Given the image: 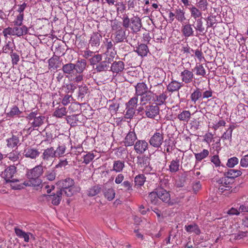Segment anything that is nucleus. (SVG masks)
Masks as SVG:
<instances>
[{"label": "nucleus", "instance_id": "nucleus-1", "mask_svg": "<svg viewBox=\"0 0 248 248\" xmlns=\"http://www.w3.org/2000/svg\"><path fill=\"white\" fill-rule=\"evenodd\" d=\"M44 171L42 162L32 169H27L25 175L28 179L24 182L23 185L26 186H32L36 188L42 187V181L40 177L43 175Z\"/></svg>", "mask_w": 248, "mask_h": 248}, {"label": "nucleus", "instance_id": "nucleus-2", "mask_svg": "<svg viewBox=\"0 0 248 248\" xmlns=\"http://www.w3.org/2000/svg\"><path fill=\"white\" fill-rule=\"evenodd\" d=\"M123 26L125 28H130L134 32H137L140 30L142 26L140 18L138 16H134L129 18L127 15H124L122 17Z\"/></svg>", "mask_w": 248, "mask_h": 248}, {"label": "nucleus", "instance_id": "nucleus-3", "mask_svg": "<svg viewBox=\"0 0 248 248\" xmlns=\"http://www.w3.org/2000/svg\"><path fill=\"white\" fill-rule=\"evenodd\" d=\"M75 68L74 63H68L63 65L62 70L69 80L78 83L83 80V75L77 74Z\"/></svg>", "mask_w": 248, "mask_h": 248}, {"label": "nucleus", "instance_id": "nucleus-4", "mask_svg": "<svg viewBox=\"0 0 248 248\" xmlns=\"http://www.w3.org/2000/svg\"><path fill=\"white\" fill-rule=\"evenodd\" d=\"M27 118L29 120V124L32 129H34L43 124L45 118L43 116H38L37 111H35L29 114Z\"/></svg>", "mask_w": 248, "mask_h": 248}, {"label": "nucleus", "instance_id": "nucleus-5", "mask_svg": "<svg viewBox=\"0 0 248 248\" xmlns=\"http://www.w3.org/2000/svg\"><path fill=\"white\" fill-rule=\"evenodd\" d=\"M138 99V97L135 95L126 104V112L125 114L126 118L131 119L134 116L135 113V109L137 106Z\"/></svg>", "mask_w": 248, "mask_h": 248}, {"label": "nucleus", "instance_id": "nucleus-6", "mask_svg": "<svg viewBox=\"0 0 248 248\" xmlns=\"http://www.w3.org/2000/svg\"><path fill=\"white\" fill-rule=\"evenodd\" d=\"M154 88H157V91H156V93H155L156 105L158 106L164 104L168 97V92L167 91L163 92L159 94H157V92L163 91L164 90V87L162 84L155 85L154 86Z\"/></svg>", "mask_w": 248, "mask_h": 248}, {"label": "nucleus", "instance_id": "nucleus-7", "mask_svg": "<svg viewBox=\"0 0 248 248\" xmlns=\"http://www.w3.org/2000/svg\"><path fill=\"white\" fill-rule=\"evenodd\" d=\"M164 141V134L162 130L156 131L149 140L150 145L154 148H158L161 147Z\"/></svg>", "mask_w": 248, "mask_h": 248}, {"label": "nucleus", "instance_id": "nucleus-8", "mask_svg": "<svg viewBox=\"0 0 248 248\" xmlns=\"http://www.w3.org/2000/svg\"><path fill=\"white\" fill-rule=\"evenodd\" d=\"M159 107L156 104L149 105L145 107V115L148 118L155 119L159 115Z\"/></svg>", "mask_w": 248, "mask_h": 248}, {"label": "nucleus", "instance_id": "nucleus-9", "mask_svg": "<svg viewBox=\"0 0 248 248\" xmlns=\"http://www.w3.org/2000/svg\"><path fill=\"white\" fill-rule=\"evenodd\" d=\"M113 30H116L115 41L116 43L123 42L126 39V30L120 26L113 25Z\"/></svg>", "mask_w": 248, "mask_h": 248}, {"label": "nucleus", "instance_id": "nucleus-10", "mask_svg": "<svg viewBox=\"0 0 248 248\" xmlns=\"http://www.w3.org/2000/svg\"><path fill=\"white\" fill-rule=\"evenodd\" d=\"M134 145V150L137 154H142L148 149V143L145 140H138Z\"/></svg>", "mask_w": 248, "mask_h": 248}, {"label": "nucleus", "instance_id": "nucleus-11", "mask_svg": "<svg viewBox=\"0 0 248 248\" xmlns=\"http://www.w3.org/2000/svg\"><path fill=\"white\" fill-rule=\"evenodd\" d=\"M21 137V134H17L16 135H13L11 137H10L6 140V145L8 148H14L18 147L20 143V138Z\"/></svg>", "mask_w": 248, "mask_h": 248}, {"label": "nucleus", "instance_id": "nucleus-12", "mask_svg": "<svg viewBox=\"0 0 248 248\" xmlns=\"http://www.w3.org/2000/svg\"><path fill=\"white\" fill-rule=\"evenodd\" d=\"M14 231L16 235L20 238L23 239L26 243L30 241V238L35 239L32 233L30 232H25L17 227L14 228Z\"/></svg>", "mask_w": 248, "mask_h": 248}, {"label": "nucleus", "instance_id": "nucleus-13", "mask_svg": "<svg viewBox=\"0 0 248 248\" xmlns=\"http://www.w3.org/2000/svg\"><path fill=\"white\" fill-rule=\"evenodd\" d=\"M23 154L26 158L35 159L40 155V153L36 148L28 147L24 149Z\"/></svg>", "mask_w": 248, "mask_h": 248}, {"label": "nucleus", "instance_id": "nucleus-14", "mask_svg": "<svg viewBox=\"0 0 248 248\" xmlns=\"http://www.w3.org/2000/svg\"><path fill=\"white\" fill-rule=\"evenodd\" d=\"M62 191H58L53 195H44L43 198L49 202H51L54 205L60 204L62 200Z\"/></svg>", "mask_w": 248, "mask_h": 248}, {"label": "nucleus", "instance_id": "nucleus-15", "mask_svg": "<svg viewBox=\"0 0 248 248\" xmlns=\"http://www.w3.org/2000/svg\"><path fill=\"white\" fill-rule=\"evenodd\" d=\"M135 95L138 97L141 94L148 93H154L155 92V90L152 91L149 90L147 85L144 82L138 83L135 86Z\"/></svg>", "mask_w": 248, "mask_h": 248}, {"label": "nucleus", "instance_id": "nucleus-16", "mask_svg": "<svg viewBox=\"0 0 248 248\" xmlns=\"http://www.w3.org/2000/svg\"><path fill=\"white\" fill-rule=\"evenodd\" d=\"M56 157L54 148L50 147L44 150L41 155L42 160L45 162L51 161L53 158Z\"/></svg>", "mask_w": 248, "mask_h": 248}, {"label": "nucleus", "instance_id": "nucleus-17", "mask_svg": "<svg viewBox=\"0 0 248 248\" xmlns=\"http://www.w3.org/2000/svg\"><path fill=\"white\" fill-rule=\"evenodd\" d=\"M242 212H248V197L247 201L240 206L238 210L234 208H232L227 211V214L230 216L239 215Z\"/></svg>", "mask_w": 248, "mask_h": 248}, {"label": "nucleus", "instance_id": "nucleus-18", "mask_svg": "<svg viewBox=\"0 0 248 248\" xmlns=\"http://www.w3.org/2000/svg\"><path fill=\"white\" fill-rule=\"evenodd\" d=\"M180 76L182 82L186 84L191 82L194 77L193 72L187 69H184L181 72Z\"/></svg>", "mask_w": 248, "mask_h": 248}, {"label": "nucleus", "instance_id": "nucleus-19", "mask_svg": "<svg viewBox=\"0 0 248 248\" xmlns=\"http://www.w3.org/2000/svg\"><path fill=\"white\" fill-rule=\"evenodd\" d=\"M124 63L121 61H115L111 64L110 70L113 74H118L122 72L124 69Z\"/></svg>", "mask_w": 248, "mask_h": 248}, {"label": "nucleus", "instance_id": "nucleus-20", "mask_svg": "<svg viewBox=\"0 0 248 248\" xmlns=\"http://www.w3.org/2000/svg\"><path fill=\"white\" fill-rule=\"evenodd\" d=\"M137 139V135L134 131H129L124 138V143L125 146H131Z\"/></svg>", "mask_w": 248, "mask_h": 248}, {"label": "nucleus", "instance_id": "nucleus-21", "mask_svg": "<svg viewBox=\"0 0 248 248\" xmlns=\"http://www.w3.org/2000/svg\"><path fill=\"white\" fill-rule=\"evenodd\" d=\"M180 159L176 157L170 162L168 170L171 173H176L180 170Z\"/></svg>", "mask_w": 248, "mask_h": 248}, {"label": "nucleus", "instance_id": "nucleus-22", "mask_svg": "<svg viewBox=\"0 0 248 248\" xmlns=\"http://www.w3.org/2000/svg\"><path fill=\"white\" fill-rule=\"evenodd\" d=\"M102 38V37L100 33L94 32L91 36L89 44L92 47H97L100 45Z\"/></svg>", "mask_w": 248, "mask_h": 248}, {"label": "nucleus", "instance_id": "nucleus-23", "mask_svg": "<svg viewBox=\"0 0 248 248\" xmlns=\"http://www.w3.org/2000/svg\"><path fill=\"white\" fill-rule=\"evenodd\" d=\"M183 83L178 81L173 80L167 86V90L171 93L178 91L183 87Z\"/></svg>", "mask_w": 248, "mask_h": 248}, {"label": "nucleus", "instance_id": "nucleus-24", "mask_svg": "<svg viewBox=\"0 0 248 248\" xmlns=\"http://www.w3.org/2000/svg\"><path fill=\"white\" fill-rule=\"evenodd\" d=\"M159 199L163 202H168L170 199V193L163 188L157 189Z\"/></svg>", "mask_w": 248, "mask_h": 248}, {"label": "nucleus", "instance_id": "nucleus-25", "mask_svg": "<svg viewBox=\"0 0 248 248\" xmlns=\"http://www.w3.org/2000/svg\"><path fill=\"white\" fill-rule=\"evenodd\" d=\"M14 35L20 37L27 34L28 28L25 25L14 27Z\"/></svg>", "mask_w": 248, "mask_h": 248}, {"label": "nucleus", "instance_id": "nucleus-26", "mask_svg": "<svg viewBox=\"0 0 248 248\" xmlns=\"http://www.w3.org/2000/svg\"><path fill=\"white\" fill-rule=\"evenodd\" d=\"M87 64L86 61L84 59L78 60L75 64V70L78 74H81L86 68Z\"/></svg>", "mask_w": 248, "mask_h": 248}, {"label": "nucleus", "instance_id": "nucleus-27", "mask_svg": "<svg viewBox=\"0 0 248 248\" xmlns=\"http://www.w3.org/2000/svg\"><path fill=\"white\" fill-rule=\"evenodd\" d=\"M5 157L13 162H18L20 158V153L16 150H13L9 153L5 155Z\"/></svg>", "mask_w": 248, "mask_h": 248}, {"label": "nucleus", "instance_id": "nucleus-28", "mask_svg": "<svg viewBox=\"0 0 248 248\" xmlns=\"http://www.w3.org/2000/svg\"><path fill=\"white\" fill-rule=\"evenodd\" d=\"M124 162L120 160H115L113 163V167L111 170L119 173L123 171L124 167Z\"/></svg>", "mask_w": 248, "mask_h": 248}, {"label": "nucleus", "instance_id": "nucleus-29", "mask_svg": "<svg viewBox=\"0 0 248 248\" xmlns=\"http://www.w3.org/2000/svg\"><path fill=\"white\" fill-rule=\"evenodd\" d=\"M191 115L189 110H183L178 114L177 118L181 121L187 123L191 118Z\"/></svg>", "mask_w": 248, "mask_h": 248}, {"label": "nucleus", "instance_id": "nucleus-30", "mask_svg": "<svg viewBox=\"0 0 248 248\" xmlns=\"http://www.w3.org/2000/svg\"><path fill=\"white\" fill-rule=\"evenodd\" d=\"M175 15L176 19L181 23L183 22L186 20L185 12L183 9L178 7L175 10Z\"/></svg>", "mask_w": 248, "mask_h": 248}, {"label": "nucleus", "instance_id": "nucleus-31", "mask_svg": "<svg viewBox=\"0 0 248 248\" xmlns=\"http://www.w3.org/2000/svg\"><path fill=\"white\" fill-rule=\"evenodd\" d=\"M182 32L185 37L193 36L194 31L190 24H186L182 26Z\"/></svg>", "mask_w": 248, "mask_h": 248}, {"label": "nucleus", "instance_id": "nucleus-32", "mask_svg": "<svg viewBox=\"0 0 248 248\" xmlns=\"http://www.w3.org/2000/svg\"><path fill=\"white\" fill-rule=\"evenodd\" d=\"M109 63L107 59H105L104 61L101 62L96 65L95 69L97 72H99L106 71L109 67Z\"/></svg>", "mask_w": 248, "mask_h": 248}, {"label": "nucleus", "instance_id": "nucleus-33", "mask_svg": "<svg viewBox=\"0 0 248 248\" xmlns=\"http://www.w3.org/2000/svg\"><path fill=\"white\" fill-rule=\"evenodd\" d=\"M59 185H60V186L62 187L61 189H63L68 187H71L75 186L74 180L70 178H68L61 181L59 182Z\"/></svg>", "mask_w": 248, "mask_h": 248}, {"label": "nucleus", "instance_id": "nucleus-34", "mask_svg": "<svg viewBox=\"0 0 248 248\" xmlns=\"http://www.w3.org/2000/svg\"><path fill=\"white\" fill-rule=\"evenodd\" d=\"M139 55L141 56H146L149 52L148 48L147 45L141 44L135 50Z\"/></svg>", "mask_w": 248, "mask_h": 248}, {"label": "nucleus", "instance_id": "nucleus-35", "mask_svg": "<svg viewBox=\"0 0 248 248\" xmlns=\"http://www.w3.org/2000/svg\"><path fill=\"white\" fill-rule=\"evenodd\" d=\"M79 190L80 189L78 187L74 186L65 189H61L60 191H62V195L64 194L67 197H71L75 193L79 191Z\"/></svg>", "mask_w": 248, "mask_h": 248}, {"label": "nucleus", "instance_id": "nucleus-36", "mask_svg": "<svg viewBox=\"0 0 248 248\" xmlns=\"http://www.w3.org/2000/svg\"><path fill=\"white\" fill-rule=\"evenodd\" d=\"M242 173L241 171L240 170L230 169L225 173L224 175L228 178L234 179L241 176Z\"/></svg>", "mask_w": 248, "mask_h": 248}, {"label": "nucleus", "instance_id": "nucleus-37", "mask_svg": "<svg viewBox=\"0 0 248 248\" xmlns=\"http://www.w3.org/2000/svg\"><path fill=\"white\" fill-rule=\"evenodd\" d=\"M158 192L157 189L156 191H153L151 192L148 197V200L149 202L154 205H157L158 204L159 201V197L158 196Z\"/></svg>", "mask_w": 248, "mask_h": 248}, {"label": "nucleus", "instance_id": "nucleus-38", "mask_svg": "<svg viewBox=\"0 0 248 248\" xmlns=\"http://www.w3.org/2000/svg\"><path fill=\"white\" fill-rule=\"evenodd\" d=\"M189 9L191 13V16L194 19H196V18L201 17L202 16V11L197 7L192 5Z\"/></svg>", "mask_w": 248, "mask_h": 248}, {"label": "nucleus", "instance_id": "nucleus-39", "mask_svg": "<svg viewBox=\"0 0 248 248\" xmlns=\"http://www.w3.org/2000/svg\"><path fill=\"white\" fill-rule=\"evenodd\" d=\"M16 171V168L15 166H11L5 170L4 174L7 179V181H10V179L13 177Z\"/></svg>", "mask_w": 248, "mask_h": 248}, {"label": "nucleus", "instance_id": "nucleus-40", "mask_svg": "<svg viewBox=\"0 0 248 248\" xmlns=\"http://www.w3.org/2000/svg\"><path fill=\"white\" fill-rule=\"evenodd\" d=\"M185 229L189 233L194 232L196 234H199L201 232L199 228L195 224L186 225Z\"/></svg>", "mask_w": 248, "mask_h": 248}, {"label": "nucleus", "instance_id": "nucleus-41", "mask_svg": "<svg viewBox=\"0 0 248 248\" xmlns=\"http://www.w3.org/2000/svg\"><path fill=\"white\" fill-rule=\"evenodd\" d=\"M137 160L138 164L140 165L142 168H145L150 164L149 159L145 156H138Z\"/></svg>", "mask_w": 248, "mask_h": 248}, {"label": "nucleus", "instance_id": "nucleus-42", "mask_svg": "<svg viewBox=\"0 0 248 248\" xmlns=\"http://www.w3.org/2000/svg\"><path fill=\"white\" fill-rule=\"evenodd\" d=\"M105 197L108 200L112 201L115 197V193L114 190L112 188H105L104 190Z\"/></svg>", "mask_w": 248, "mask_h": 248}, {"label": "nucleus", "instance_id": "nucleus-43", "mask_svg": "<svg viewBox=\"0 0 248 248\" xmlns=\"http://www.w3.org/2000/svg\"><path fill=\"white\" fill-rule=\"evenodd\" d=\"M22 112L16 106H14L10 111L7 113L8 117H14L19 116Z\"/></svg>", "mask_w": 248, "mask_h": 248}, {"label": "nucleus", "instance_id": "nucleus-44", "mask_svg": "<svg viewBox=\"0 0 248 248\" xmlns=\"http://www.w3.org/2000/svg\"><path fill=\"white\" fill-rule=\"evenodd\" d=\"M209 154L208 150L203 149L201 152L199 153L194 154L196 160L201 161L203 159L205 158Z\"/></svg>", "mask_w": 248, "mask_h": 248}, {"label": "nucleus", "instance_id": "nucleus-45", "mask_svg": "<svg viewBox=\"0 0 248 248\" xmlns=\"http://www.w3.org/2000/svg\"><path fill=\"white\" fill-rule=\"evenodd\" d=\"M66 151V146L64 144L58 145L56 149H54L56 157H60L64 155Z\"/></svg>", "mask_w": 248, "mask_h": 248}, {"label": "nucleus", "instance_id": "nucleus-46", "mask_svg": "<svg viewBox=\"0 0 248 248\" xmlns=\"http://www.w3.org/2000/svg\"><path fill=\"white\" fill-rule=\"evenodd\" d=\"M194 69L196 71V75L201 76L202 77H204L205 76L206 71L202 64L199 63L196 64Z\"/></svg>", "mask_w": 248, "mask_h": 248}, {"label": "nucleus", "instance_id": "nucleus-47", "mask_svg": "<svg viewBox=\"0 0 248 248\" xmlns=\"http://www.w3.org/2000/svg\"><path fill=\"white\" fill-rule=\"evenodd\" d=\"M149 93H146L140 95V104L141 105H145L151 100L152 96Z\"/></svg>", "mask_w": 248, "mask_h": 248}, {"label": "nucleus", "instance_id": "nucleus-48", "mask_svg": "<svg viewBox=\"0 0 248 248\" xmlns=\"http://www.w3.org/2000/svg\"><path fill=\"white\" fill-rule=\"evenodd\" d=\"M208 3L207 0H198L197 1V7L202 11H205L208 9Z\"/></svg>", "mask_w": 248, "mask_h": 248}, {"label": "nucleus", "instance_id": "nucleus-49", "mask_svg": "<svg viewBox=\"0 0 248 248\" xmlns=\"http://www.w3.org/2000/svg\"><path fill=\"white\" fill-rule=\"evenodd\" d=\"M202 95V93L200 89L197 88L190 95V99L192 102L195 103L196 101L201 97Z\"/></svg>", "mask_w": 248, "mask_h": 248}, {"label": "nucleus", "instance_id": "nucleus-50", "mask_svg": "<svg viewBox=\"0 0 248 248\" xmlns=\"http://www.w3.org/2000/svg\"><path fill=\"white\" fill-rule=\"evenodd\" d=\"M67 113L66 109L64 107L57 108L54 112L53 115L58 118H62L65 116Z\"/></svg>", "mask_w": 248, "mask_h": 248}, {"label": "nucleus", "instance_id": "nucleus-51", "mask_svg": "<svg viewBox=\"0 0 248 248\" xmlns=\"http://www.w3.org/2000/svg\"><path fill=\"white\" fill-rule=\"evenodd\" d=\"M145 181V177L143 174H139L135 177L134 182L136 185L142 186Z\"/></svg>", "mask_w": 248, "mask_h": 248}, {"label": "nucleus", "instance_id": "nucleus-52", "mask_svg": "<svg viewBox=\"0 0 248 248\" xmlns=\"http://www.w3.org/2000/svg\"><path fill=\"white\" fill-rule=\"evenodd\" d=\"M24 15L17 14L13 21L14 26H21L22 25Z\"/></svg>", "mask_w": 248, "mask_h": 248}, {"label": "nucleus", "instance_id": "nucleus-53", "mask_svg": "<svg viewBox=\"0 0 248 248\" xmlns=\"http://www.w3.org/2000/svg\"><path fill=\"white\" fill-rule=\"evenodd\" d=\"M105 55L107 56L106 59H107L108 62H111L116 55V51L114 50V49L107 50L105 53Z\"/></svg>", "mask_w": 248, "mask_h": 248}, {"label": "nucleus", "instance_id": "nucleus-54", "mask_svg": "<svg viewBox=\"0 0 248 248\" xmlns=\"http://www.w3.org/2000/svg\"><path fill=\"white\" fill-rule=\"evenodd\" d=\"M14 46L13 43L8 41L2 48L3 52L5 53H12L13 51Z\"/></svg>", "mask_w": 248, "mask_h": 248}, {"label": "nucleus", "instance_id": "nucleus-55", "mask_svg": "<svg viewBox=\"0 0 248 248\" xmlns=\"http://www.w3.org/2000/svg\"><path fill=\"white\" fill-rule=\"evenodd\" d=\"M56 176V171L53 169L47 171L45 174V177L46 179L50 181L55 180Z\"/></svg>", "mask_w": 248, "mask_h": 248}, {"label": "nucleus", "instance_id": "nucleus-56", "mask_svg": "<svg viewBox=\"0 0 248 248\" xmlns=\"http://www.w3.org/2000/svg\"><path fill=\"white\" fill-rule=\"evenodd\" d=\"M239 159L236 157H232L228 159L226 165L229 168H233L235 165L238 164Z\"/></svg>", "mask_w": 248, "mask_h": 248}, {"label": "nucleus", "instance_id": "nucleus-57", "mask_svg": "<svg viewBox=\"0 0 248 248\" xmlns=\"http://www.w3.org/2000/svg\"><path fill=\"white\" fill-rule=\"evenodd\" d=\"M100 192V187L97 186H94L90 188L88 191V195L90 196H94Z\"/></svg>", "mask_w": 248, "mask_h": 248}, {"label": "nucleus", "instance_id": "nucleus-58", "mask_svg": "<svg viewBox=\"0 0 248 248\" xmlns=\"http://www.w3.org/2000/svg\"><path fill=\"white\" fill-rule=\"evenodd\" d=\"M122 186L124 188V190L128 193H130L132 190V184L129 181H124L122 183Z\"/></svg>", "mask_w": 248, "mask_h": 248}, {"label": "nucleus", "instance_id": "nucleus-59", "mask_svg": "<svg viewBox=\"0 0 248 248\" xmlns=\"http://www.w3.org/2000/svg\"><path fill=\"white\" fill-rule=\"evenodd\" d=\"M228 178L226 176L223 177L220 179H219L217 181V183L218 185H220L221 186H225L226 188H229V186H228L229 182L228 181Z\"/></svg>", "mask_w": 248, "mask_h": 248}, {"label": "nucleus", "instance_id": "nucleus-60", "mask_svg": "<svg viewBox=\"0 0 248 248\" xmlns=\"http://www.w3.org/2000/svg\"><path fill=\"white\" fill-rule=\"evenodd\" d=\"M88 89L86 85H81L79 87L78 97L82 98L88 93Z\"/></svg>", "mask_w": 248, "mask_h": 248}, {"label": "nucleus", "instance_id": "nucleus-61", "mask_svg": "<svg viewBox=\"0 0 248 248\" xmlns=\"http://www.w3.org/2000/svg\"><path fill=\"white\" fill-rule=\"evenodd\" d=\"M194 28L197 31H199V32L202 33L204 31V28L203 26V22L202 19H198L196 20V26H195Z\"/></svg>", "mask_w": 248, "mask_h": 248}, {"label": "nucleus", "instance_id": "nucleus-62", "mask_svg": "<svg viewBox=\"0 0 248 248\" xmlns=\"http://www.w3.org/2000/svg\"><path fill=\"white\" fill-rule=\"evenodd\" d=\"M64 88L66 92L72 93L77 89V85L74 83H70L66 84Z\"/></svg>", "mask_w": 248, "mask_h": 248}, {"label": "nucleus", "instance_id": "nucleus-63", "mask_svg": "<svg viewBox=\"0 0 248 248\" xmlns=\"http://www.w3.org/2000/svg\"><path fill=\"white\" fill-rule=\"evenodd\" d=\"M102 60V56L100 54L95 55L90 59L91 65H94Z\"/></svg>", "mask_w": 248, "mask_h": 248}, {"label": "nucleus", "instance_id": "nucleus-64", "mask_svg": "<svg viewBox=\"0 0 248 248\" xmlns=\"http://www.w3.org/2000/svg\"><path fill=\"white\" fill-rule=\"evenodd\" d=\"M232 132V129L231 127H229L228 130L223 133L221 138L223 140H231Z\"/></svg>", "mask_w": 248, "mask_h": 248}]
</instances>
